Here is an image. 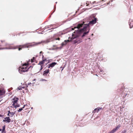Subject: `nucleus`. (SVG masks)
Segmentation results:
<instances>
[{
	"instance_id": "obj_33",
	"label": "nucleus",
	"mask_w": 133,
	"mask_h": 133,
	"mask_svg": "<svg viewBox=\"0 0 133 133\" xmlns=\"http://www.w3.org/2000/svg\"><path fill=\"white\" fill-rule=\"evenodd\" d=\"M31 62H34V61H33V60H31Z\"/></svg>"
},
{
	"instance_id": "obj_13",
	"label": "nucleus",
	"mask_w": 133,
	"mask_h": 133,
	"mask_svg": "<svg viewBox=\"0 0 133 133\" xmlns=\"http://www.w3.org/2000/svg\"><path fill=\"white\" fill-rule=\"evenodd\" d=\"M121 127V125H120L119 124L117 127L116 128H114L116 130V131L118 130L119 128Z\"/></svg>"
},
{
	"instance_id": "obj_4",
	"label": "nucleus",
	"mask_w": 133,
	"mask_h": 133,
	"mask_svg": "<svg viewBox=\"0 0 133 133\" xmlns=\"http://www.w3.org/2000/svg\"><path fill=\"white\" fill-rule=\"evenodd\" d=\"M57 64V63L56 62H52V63L48 64V68H50V67H53L55 65Z\"/></svg>"
},
{
	"instance_id": "obj_26",
	"label": "nucleus",
	"mask_w": 133,
	"mask_h": 133,
	"mask_svg": "<svg viewBox=\"0 0 133 133\" xmlns=\"http://www.w3.org/2000/svg\"><path fill=\"white\" fill-rule=\"evenodd\" d=\"M8 113H9V114H10V113H11V112H10V111H8Z\"/></svg>"
},
{
	"instance_id": "obj_6",
	"label": "nucleus",
	"mask_w": 133,
	"mask_h": 133,
	"mask_svg": "<svg viewBox=\"0 0 133 133\" xmlns=\"http://www.w3.org/2000/svg\"><path fill=\"white\" fill-rule=\"evenodd\" d=\"M79 37V38H80V37ZM78 37L77 38H77V39H76V40H74L72 42V43H73L74 44H75L76 43H79L80 42H82L81 41H79L78 39Z\"/></svg>"
},
{
	"instance_id": "obj_16",
	"label": "nucleus",
	"mask_w": 133,
	"mask_h": 133,
	"mask_svg": "<svg viewBox=\"0 0 133 133\" xmlns=\"http://www.w3.org/2000/svg\"><path fill=\"white\" fill-rule=\"evenodd\" d=\"M15 113L13 112H11L10 114V116L11 117H12V116L14 115Z\"/></svg>"
},
{
	"instance_id": "obj_5",
	"label": "nucleus",
	"mask_w": 133,
	"mask_h": 133,
	"mask_svg": "<svg viewBox=\"0 0 133 133\" xmlns=\"http://www.w3.org/2000/svg\"><path fill=\"white\" fill-rule=\"evenodd\" d=\"M5 119L3 120L4 122H6L8 123H9L10 122L11 119L9 117H7L4 118Z\"/></svg>"
},
{
	"instance_id": "obj_3",
	"label": "nucleus",
	"mask_w": 133,
	"mask_h": 133,
	"mask_svg": "<svg viewBox=\"0 0 133 133\" xmlns=\"http://www.w3.org/2000/svg\"><path fill=\"white\" fill-rule=\"evenodd\" d=\"M19 100V98L17 97H14L13 99L12 102L13 103L12 105H15L17 104V102Z\"/></svg>"
},
{
	"instance_id": "obj_14",
	"label": "nucleus",
	"mask_w": 133,
	"mask_h": 133,
	"mask_svg": "<svg viewBox=\"0 0 133 133\" xmlns=\"http://www.w3.org/2000/svg\"><path fill=\"white\" fill-rule=\"evenodd\" d=\"M25 106V105H24V106L22 108H21L19 109L18 110V112L21 111L24 108Z\"/></svg>"
},
{
	"instance_id": "obj_39",
	"label": "nucleus",
	"mask_w": 133,
	"mask_h": 133,
	"mask_svg": "<svg viewBox=\"0 0 133 133\" xmlns=\"http://www.w3.org/2000/svg\"><path fill=\"white\" fill-rule=\"evenodd\" d=\"M11 48H9V49H11Z\"/></svg>"
},
{
	"instance_id": "obj_8",
	"label": "nucleus",
	"mask_w": 133,
	"mask_h": 133,
	"mask_svg": "<svg viewBox=\"0 0 133 133\" xmlns=\"http://www.w3.org/2000/svg\"><path fill=\"white\" fill-rule=\"evenodd\" d=\"M29 46H26V45H19L18 46H20V47H21V48H18V50L19 51L22 49V48H24V47H27V48H28L29 47Z\"/></svg>"
},
{
	"instance_id": "obj_9",
	"label": "nucleus",
	"mask_w": 133,
	"mask_h": 133,
	"mask_svg": "<svg viewBox=\"0 0 133 133\" xmlns=\"http://www.w3.org/2000/svg\"><path fill=\"white\" fill-rule=\"evenodd\" d=\"M70 41L69 40H65L64 41V42H63L62 44V46H63L64 45H65L68 42H69Z\"/></svg>"
},
{
	"instance_id": "obj_37",
	"label": "nucleus",
	"mask_w": 133,
	"mask_h": 133,
	"mask_svg": "<svg viewBox=\"0 0 133 133\" xmlns=\"http://www.w3.org/2000/svg\"><path fill=\"white\" fill-rule=\"evenodd\" d=\"M43 57H44V56H43V57H42V58H43Z\"/></svg>"
},
{
	"instance_id": "obj_23",
	"label": "nucleus",
	"mask_w": 133,
	"mask_h": 133,
	"mask_svg": "<svg viewBox=\"0 0 133 133\" xmlns=\"http://www.w3.org/2000/svg\"><path fill=\"white\" fill-rule=\"evenodd\" d=\"M28 65V64L27 63H25L23 65V66H26Z\"/></svg>"
},
{
	"instance_id": "obj_17",
	"label": "nucleus",
	"mask_w": 133,
	"mask_h": 133,
	"mask_svg": "<svg viewBox=\"0 0 133 133\" xmlns=\"http://www.w3.org/2000/svg\"><path fill=\"white\" fill-rule=\"evenodd\" d=\"M14 107L16 108L17 107H19V104H17L16 105H14Z\"/></svg>"
},
{
	"instance_id": "obj_40",
	"label": "nucleus",
	"mask_w": 133,
	"mask_h": 133,
	"mask_svg": "<svg viewBox=\"0 0 133 133\" xmlns=\"http://www.w3.org/2000/svg\"><path fill=\"white\" fill-rule=\"evenodd\" d=\"M6 49H8V48H6Z\"/></svg>"
},
{
	"instance_id": "obj_32",
	"label": "nucleus",
	"mask_w": 133,
	"mask_h": 133,
	"mask_svg": "<svg viewBox=\"0 0 133 133\" xmlns=\"http://www.w3.org/2000/svg\"><path fill=\"white\" fill-rule=\"evenodd\" d=\"M35 59V57H33V59Z\"/></svg>"
},
{
	"instance_id": "obj_34",
	"label": "nucleus",
	"mask_w": 133,
	"mask_h": 133,
	"mask_svg": "<svg viewBox=\"0 0 133 133\" xmlns=\"http://www.w3.org/2000/svg\"><path fill=\"white\" fill-rule=\"evenodd\" d=\"M2 131V129H0V131Z\"/></svg>"
},
{
	"instance_id": "obj_25",
	"label": "nucleus",
	"mask_w": 133,
	"mask_h": 133,
	"mask_svg": "<svg viewBox=\"0 0 133 133\" xmlns=\"http://www.w3.org/2000/svg\"><path fill=\"white\" fill-rule=\"evenodd\" d=\"M7 115H8V116H10V114H9V113H8Z\"/></svg>"
},
{
	"instance_id": "obj_7",
	"label": "nucleus",
	"mask_w": 133,
	"mask_h": 133,
	"mask_svg": "<svg viewBox=\"0 0 133 133\" xmlns=\"http://www.w3.org/2000/svg\"><path fill=\"white\" fill-rule=\"evenodd\" d=\"M49 69H47L45 71L43 74V75L44 76H46L47 75V74L49 72Z\"/></svg>"
},
{
	"instance_id": "obj_19",
	"label": "nucleus",
	"mask_w": 133,
	"mask_h": 133,
	"mask_svg": "<svg viewBox=\"0 0 133 133\" xmlns=\"http://www.w3.org/2000/svg\"><path fill=\"white\" fill-rule=\"evenodd\" d=\"M17 89L19 90H22L21 87L19 86L17 88Z\"/></svg>"
},
{
	"instance_id": "obj_24",
	"label": "nucleus",
	"mask_w": 133,
	"mask_h": 133,
	"mask_svg": "<svg viewBox=\"0 0 133 133\" xmlns=\"http://www.w3.org/2000/svg\"><path fill=\"white\" fill-rule=\"evenodd\" d=\"M129 25H130V28H132V27H131V23H130L129 24Z\"/></svg>"
},
{
	"instance_id": "obj_22",
	"label": "nucleus",
	"mask_w": 133,
	"mask_h": 133,
	"mask_svg": "<svg viewBox=\"0 0 133 133\" xmlns=\"http://www.w3.org/2000/svg\"><path fill=\"white\" fill-rule=\"evenodd\" d=\"M2 133H5V130H2Z\"/></svg>"
},
{
	"instance_id": "obj_27",
	"label": "nucleus",
	"mask_w": 133,
	"mask_h": 133,
	"mask_svg": "<svg viewBox=\"0 0 133 133\" xmlns=\"http://www.w3.org/2000/svg\"><path fill=\"white\" fill-rule=\"evenodd\" d=\"M56 39H57V40H60V38H57Z\"/></svg>"
},
{
	"instance_id": "obj_10",
	"label": "nucleus",
	"mask_w": 133,
	"mask_h": 133,
	"mask_svg": "<svg viewBox=\"0 0 133 133\" xmlns=\"http://www.w3.org/2000/svg\"><path fill=\"white\" fill-rule=\"evenodd\" d=\"M102 108H97L95 109L94 111H93V113H95V112L96 111H97V112H98V111H99L100 110L102 109Z\"/></svg>"
},
{
	"instance_id": "obj_15",
	"label": "nucleus",
	"mask_w": 133,
	"mask_h": 133,
	"mask_svg": "<svg viewBox=\"0 0 133 133\" xmlns=\"http://www.w3.org/2000/svg\"><path fill=\"white\" fill-rule=\"evenodd\" d=\"M43 42V41H41V42H39L37 43H36L35 44V45H38L39 44H40L42 42Z\"/></svg>"
},
{
	"instance_id": "obj_1",
	"label": "nucleus",
	"mask_w": 133,
	"mask_h": 133,
	"mask_svg": "<svg viewBox=\"0 0 133 133\" xmlns=\"http://www.w3.org/2000/svg\"><path fill=\"white\" fill-rule=\"evenodd\" d=\"M96 22V18H95L92 21L89 22L88 23L84 24L85 22L83 21L81 23L79 24L77 27H75L74 29H77L78 30H75L72 34V39L77 38L79 37H82L87 35L89 32V25H92Z\"/></svg>"
},
{
	"instance_id": "obj_12",
	"label": "nucleus",
	"mask_w": 133,
	"mask_h": 133,
	"mask_svg": "<svg viewBox=\"0 0 133 133\" xmlns=\"http://www.w3.org/2000/svg\"><path fill=\"white\" fill-rule=\"evenodd\" d=\"M116 130L114 128L113 130H111L109 133H114L116 131Z\"/></svg>"
},
{
	"instance_id": "obj_11",
	"label": "nucleus",
	"mask_w": 133,
	"mask_h": 133,
	"mask_svg": "<svg viewBox=\"0 0 133 133\" xmlns=\"http://www.w3.org/2000/svg\"><path fill=\"white\" fill-rule=\"evenodd\" d=\"M46 59L43 60L42 61L40 62L38 64H40V65L43 64L44 63L45 61L46 60Z\"/></svg>"
},
{
	"instance_id": "obj_20",
	"label": "nucleus",
	"mask_w": 133,
	"mask_h": 133,
	"mask_svg": "<svg viewBox=\"0 0 133 133\" xmlns=\"http://www.w3.org/2000/svg\"><path fill=\"white\" fill-rule=\"evenodd\" d=\"M5 125H4L3 127V129L2 130H5Z\"/></svg>"
},
{
	"instance_id": "obj_30",
	"label": "nucleus",
	"mask_w": 133,
	"mask_h": 133,
	"mask_svg": "<svg viewBox=\"0 0 133 133\" xmlns=\"http://www.w3.org/2000/svg\"><path fill=\"white\" fill-rule=\"evenodd\" d=\"M42 51H41V52H40V54H41V53H42Z\"/></svg>"
},
{
	"instance_id": "obj_31",
	"label": "nucleus",
	"mask_w": 133,
	"mask_h": 133,
	"mask_svg": "<svg viewBox=\"0 0 133 133\" xmlns=\"http://www.w3.org/2000/svg\"><path fill=\"white\" fill-rule=\"evenodd\" d=\"M36 80V79H34V80H33V81H35Z\"/></svg>"
},
{
	"instance_id": "obj_29",
	"label": "nucleus",
	"mask_w": 133,
	"mask_h": 133,
	"mask_svg": "<svg viewBox=\"0 0 133 133\" xmlns=\"http://www.w3.org/2000/svg\"><path fill=\"white\" fill-rule=\"evenodd\" d=\"M31 84V83H28V85H29V84Z\"/></svg>"
},
{
	"instance_id": "obj_35",
	"label": "nucleus",
	"mask_w": 133,
	"mask_h": 133,
	"mask_svg": "<svg viewBox=\"0 0 133 133\" xmlns=\"http://www.w3.org/2000/svg\"><path fill=\"white\" fill-rule=\"evenodd\" d=\"M72 30H74V29L73 28H72Z\"/></svg>"
},
{
	"instance_id": "obj_36",
	"label": "nucleus",
	"mask_w": 133,
	"mask_h": 133,
	"mask_svg": "<svg viewBox=\"0 0 133 133\" xmlns=\"http://www.w3.org/2000/svg\"><path fill=\"white\" fill-rule=\"evenodd\" d=\"M93 35V34H92V35H92V36Z\"/></svg>"
},
{
	"instance_id": "obj_2",
	"label": "nucleus",
	"mask_w": 133,
	"mask_h": 133,
	"mask_svg": "<svg viewBox=\"0 0 133 133\" xmlns=\"http://www.w3.org/2000/svg\"><path fill=\"white\" fill-rule=\"evenodd\" d=\"M31 67V66H30L29 68L27 69V70H25L26 69V66H23V67H21L19 68V71L20 73L21 74L22 73L21 72V71H22L23 72H27L28 71V69L30 68Z\"/></svg>"
},
{
	"instance_id": "obj_38",
	"label": "nucleus",
	"mask_w": 133,
	"mask_h": 133,
	"mask_svg": "<svg viewBox=\"0 0 133 133\" xmlns=\"http://www.w3.org/2000/svg\"><path fill=\"white\" fill-rule=\"evenodd\" d=\"M26 87L27 88L28 87V86H26Z\"/></svg>"
},
{
	"instance_id": "obj_21",
	"label": "nucleus",
	"mask_w": 133,
	"mask_h": 133,
	"mask_svg": "<svg viewBox=\"0 0 133 133\" xmlns=\"http://www.w3.org/2000/svg\"><path fill=\"white\" fill-rule=\"evenodd\" d=\"M43 68L42 66V65H41V69H40V71H41V70H42L43 69Z\"/></svg>"
},
{
	"instance_id": "obj_18",
	"label": "nucleus",
	"mask_w": 133,
	"mask_h": 133,
	"mask_svg": "<svg viewBox=\"0 0 133 133\" xmlns=\"http://www.w3.org/2000/svg\"><path fill=\"white\" fill-rule=\"evenodd\" d=\"M4 94V93L1 90L0 91V95H2Z\"/></svg>"
},
{
	"instance_id": "obj_28",
	"label": "nucleus",
	"mask_w": 133,
	"mask_h": 133,
	"mask_svg": "<svg viewBox=\"0 0 133 133\" xmlns=\"http://www.w3.org/2000/svg\"><path fill=\"white\" fill-rule=\"evenodd\" d=\"M25 88V87H21V88Z\"/></svg>"
}]
</instances>
